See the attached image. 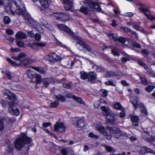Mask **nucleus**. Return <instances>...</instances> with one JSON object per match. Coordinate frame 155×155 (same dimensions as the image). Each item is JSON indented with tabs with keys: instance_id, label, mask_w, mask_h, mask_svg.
Instances as JSON below:
<instances>
[{
	"instance_id": "1",
	"label": "nucleus",
	"mask_w": 155,
	"mask_h": 155,
	"mask_svg": "<svg viewBox=\"0 0 155 155\" xmlns=\"http://www.w3.org/2000/svg\"><path fill=\"white\" fill-rule=\"evenodd\" d=\"M57 27L59 29L67 32L70 36H71L76 41V46L77 47H78V45H80L82 47L83 50L87 52L93 58L96 57L95 51L91 48L89 45L84 42L81 38L77 35H74L73 32L69 27L63 24H58Z\"/></svg>"
},
{
	"instance_id": "2",
	"label": "nucleus",
	"mask_w": 155,
	"mask_h": 155,
	"mask_svg": "<svg viewBox=\"0 0 155 155\" xmlns=\"http://www.w3.org/2000/svg\"><path fill=\"white\" fill-rule=\"evenodd\" d=\"M25 56L26 54L25 53H21L17 57H12V59L15 60L20 61L18 63H15L10 58L7 57L6 58V59L7 61L13 66H17L19 64L22 66L26 67H29L43 74H45V71L43 68L39 67H34L28 65L29 64L35 62L36 61L35 60L31 58H26L21 60V59L25 58Z\"/></svg>"
},
{
	"instance_id": "3",
	"label": "nucleus",
	"mask_w": 155,
	"mask_h": 155,
	"mask_svg": "<svg viewBox=\"0 0 155 155\" xmlns=\"http://www.w3.org/2000/svg\"><path fill=\"white\" fill-rule=\"evenodd\" d=\"M107 35L109 38L112 41H118L120 42L123 46L124 47L132 46L137 48H140V45L136 42L130 39L124 38L122 37L118 38L116 34H113L111 33H108Z\"/></svg>"
},
{
	"instance_id": "4",
	"label": "nucleus",
	"mask_w": 155,
	"mask_h": 155,
	"mask_svg": "<svg viewBox=\"0 0 155 155\" xmlns=\"http://www.w3.org/2000/svg\"><path fill=\"white\" fill-rule=\"evenodd\" d=\"M84 5L82 6L79 10H76L75 12V15L77 16H79L78 12H81L85 14H87L90 11L96 10L100 11L101 9L100 5L97 3L94 2L92 1L89 2L87 3L85 2H81V4H83Z\"/></svg>"
},
{
	"instance_id": "5",
	"label": "nucleus",
	"mask_w": 155,
	"mask_h": 155,
	"mask_svg": "<svg viewBox=\"0 0 155 155\" xmlns=\"http://www.w3.org/2000/svg\"><path fill=\"white\" fill-rule=\"evenodd\" d=\"M2 92L4 95H7L8 98L10 100H12L13 101L9 103V107L8 109L9 112L16 116H18L20 114L19 110L17 108L15 109H14V103L17 100V98L15 94L7 89L3 90Z\"/></svg>"
},
{
	"instance_id": "6",
	"label": "nucleus",
	"mask_w": 155,
	"mask_h": 155,
	"mask_svg": "<svg viewBox=\"0 0 155 155\" xmlns=\"http://www.w3.org/2000/svg\"><path fill=\"white\" fill-rule=\"evenodd\" d=\"M31 141V138L28 137L24 134H22L19 138L15 140L14 144L15 147L17 150H20L23 147L25 143L29 144Z\"/></svg>"
},
{
	"instance_id": "7",
	"label": "nucleus",
	"mask_w": 155,
	"mask_h": 155,
	"mask_svg": "<svg viewBox=\"0 0 155 155\" xmlns=\"http://www.w3.org/2000/svg\"><path fill=\"white\" fill-rule=\"evenodd\" d=\"M101 109L103 114L106 117V123L108 124H114V118L109 108L107 106H103L101 107Z\"/></svg>"
},
{
	"instance_id": "8",
	"label": "nucleus",
	"mask_w": 155,
	"mask_h": 155,
	"mask_svg": "<svg viewBox=\"0 0 155 155\" xmlns=\"http://www.w3.org/2000/svg\"><path fill=\"white\" fill-rule=\"evenodd\" d=\"M26 15H24L25 18V20L27 23L30 24L34 28H35L40 33H43L44 30L41 25L38 22L34 20L31 16L26 13Z\"/></svg>"
},
{
	"instance_id": "9",
	"label": "nucleus",
	"mask_w": 155,
	"mask_h": 155,
	"mask_svg": "<svg viewBox=\"0 0 155 155\" xmlns=\"http://www.w3.org/2000/svg\"><path fill=\"white\" fill-rule=\"evenodd\" d=\"M130 100L131 103L135 107V109L137 108L138 107V106H139L142 108L141 109V115L145 116L147 115L148 113L147 110L143 104L141 103L139 105H138L137 98L136 97L131 96L130 97Z\"/></svg>"
},
{
	"instance_id": "10",
	"label": "nucleus",
	"mask_w": 155,
	"mask_h": 155,
	"mask_svg": "<svg viewBox=\"0 0 155 155\" xmlns=\"http://www.w3.org/2000/svg\"><path fill=\"white\" fill-rule=\"evenodd\" d=\"M53 15L56 19L62 22H64L71 19V18L69 14H67L64 12L54 13Z\"/></svg>"
},
{
	"instance_id": "11",
	"label": "nucleus",
	"mask_w": 155,
	"mask_h": 155,
	"mask_svg": "<svg viewBox=\"0 0 155 155\" xmlns=\"http://www.w3.org/2000/svg\"><path fill=\"white\" fill-rule=\"evenodd\" d=\"M94 127H95L99 132L103 134L106 138L108 140H110L112 136L110 134H108L106 132L105 127L102 125V124L99 122H97L94 125Z\"/></svg>"
},
{
	"instance_id": "12",
	"label": "nucleus",
	"mask_w": 155,
	"mask_h": 155,
	"mask_svg": "<svg viewBox=\"0 0 155 155\" xmlns=\"http://www.w3.org/2000/svg\"><path fill=\"white\" fill-rule=\"evenodd\" d=\"M3 5H4L5 10L7 13L14 15L15 13L12 10V4L9 0H0V8Z\"/></svg>"
},
{
	"instance_id": "13",
	"label": "nucleus",
	"mask_w": 155,
	"mask_h": 155,
	"mask_svg": "<svg viewBox=\"0 0 155 155\" xmlns=\"http://www.w3.org/2000/svg\"><path fill=\"white\" fill-rule=\"evenodd\" d=\"M136 5L138 6V8L141 11L143 12L148 19L153 21H155V18L150 15L151 13L149 10L143 7V5L141 3L138 1Z\"/></svg>"
},
{
	"instance_id": "14",
	"label": "nucleus",
	"mask_w": 155,
	"mask_h": 155,
	"mask_svg": "<svg viewBox=\"0 0 155 155\" xmlns=\"http://www.w3.org/2000/svg\"><path fill=\"white\" fill-rule=\"evenodd\" d=\"M44 59L46 61L51 63H54L56 62L61 60L60 57L56 54L51 53L45 56Z\"/></svg>"
},
{
	"instance_id": "15",
	"label": "nucleus",
	"mask_w": 155,
	"mask_h": 155,
	"mask_svg": "<svg viewBox=\"0 0 155 155\" xmlns=\"http://www.w3.org/2000/svg\"><path fill=\"white\" fill-rule=\"evenodd\" d=\"M107 130L109 133H112L116 138H118L122 135V132L118 128L116 127L111 128L107 126Z\"/></svg>"
},
{
	"instance_id": "16",
	"label": "nucleus",
	"mask_w": 155,
	"mask_h": 155,
	"mask_svg": "<svg viewBox=\"0 0 155 155\" xmlns=\"http://www.w3.org/2000/svg\"><path fill=\"white\" fill-rule=\"evenodd\" d=\"M64 4H65L64 8L66 10L72 11L71 8L73 6L72 0H60Z\"/></svg>"
},
{
	"instance_id": "17",
	"label": "nucleus",
	"mask_w": 155,
	"mask_h": 155,
	"mask_svg": "<svg viewBox=\"0 0 155 155\" xmlns=\"http://www.w3.org/2000/svg\"><path fill=\"white\" fill-rule=\"evenodd\" d=\"M66 128L63 124L61 123H57L54 126V130L59 133L64 132Z\"/></svg>"
},
{
	"instance_id": "18",
	"label": "nucleus",
	"mask_w": 155,
	"mask_h": 155,
	"mask_svg": "<svg viewBox=\"0 0 155 155\" xmlns=\"http://www.w3.org/2000/svg\"><path fill=\"white\" fill-rule=\"evenodd\" d=\"M16 13L19 15H22L25 19V18L24 15H25V14L27 13L29 15H30L28 12L26 10L25 7L22 8H17L15 10Z\"/></svg>"
},
{
	"instance_id": "19",
	"label": "nucleus",
	"mask_w": 155,
	"mask_h": 155,
	"mask_svg": "<svg viewBox=\"0 0 155 155\" xmlns=\"http://www.w3.org/2000/svg\"><path fill=\"white\" fill-rule=\"evenodd\" d=\"M67 97L69 98H73L74 101L80 104H84V102L80 97L75 96L70 94H68L67 95Z\"/></svg>"
},
{
	"instance_id": "20",
	"label": "nucleus",
	"mask_w": 155,
	"mask_h": 155,
	"mask_svg": "<svg viewBox=\"0 0 155 155\" xmlns=\"http://www.w3.org/2000/svg\"><path fill=\"white\" fill-rule=\"evenodd\" d=\"M140 152L144 154L146 153H153L155 155V151L146 147H142L140 148Z\"/></svg>"
},
{
	"instance_id": "21",
	"label": "nucleus",
	"mask_w": 155,
	"mask_h": 155,
	"mask_svg": "<svg viewBox=\"0 0 155 155\" xmlns=\"http://www.w3.org/2000/svg\"><path fill=\"white\" fill-rule=\"evenodd\" d=\"M40 2L42 7L39 8L40 10L41 11L44 10L48 7V0H40Z\"/></svg>"
},
{
	"instance_id": "22",
	"label": "nucleus",
	"mask_w": 155,
	"mask_h": 155,
	"mask_svg": "<svg viewBox=\"0 0 155 155\" xmlns=\"http://www.w3.org/2000/svg\"><path fill=\"white\" fill-rule=\"evenodd\" d=\"M76 120L77 122V124L75 125V127L77 128H79L80 129H82L86 126L85 122L82 119H80L78 121L76 120Z\"/></svg>"
},
{
	"instance_id": "23",
	"label": "nucleus",
	"mask_w": 155,
	"mask_h": 155,
	"mask_svg": "<svg viewBox=\"0 0 155 155\" xmlns=\"http://www.w3.org/2000/svg\"><path fill=\"white\" fill-rule=\"evenodd\" d=\"M130 116L133 125L135 126H138V121L139 120V117L132 115H130Z\"/></svg>"
},
{
	"instance_id": "24",
	"label": "nucleus",
	"mask_w": 155,
	"mask_h": 155,
	"mask_svg": "<svg viewBox=\"0 0 155 155\" xmlns=\"http://www.w3.org/2000/svg\"><path fill=\"white\" fill-rule=\"evenodd\" d=\"M105 76L106 77H112L114 76H122V74L120 72L116 73L112 71H109L106 72Z\"/></svg>"
},
{
	"instance_id": "25",
	"label": "nucleus",
	"mask_w": 155,
	"mask_h": 155,
	"mask_svg": "<svg viewBox=\"0 0 155 155\" xmlns=\"http://www.w3.org/2000/svg\"><path fill=\"white\" fill-rule=\"evenodd\" d=\"M40 21L41 24L45 27L50 30H52L53 27L51 26L50 24H48L45 20L43 19H40Z\"/></svg>"
},
{
	"instance_id": "26",
	"label": "nucleus",
	"mask_w": 155,
	"mask_h": 155,
	"mask_svg": "<svg viewBox=\"0 0 155 155\" xmlns=\"http://www.w3.org/2000/svg\"><path fill=\"white\" fill-rule=\"evenodd\" d=\"M26 37V35L21 31L18 32L16 35V38L18 39H23L25 38Z\"/></svg>"
},
{
	"instance_id": "27",
	"label": "nucleus",
	"mask_w": 155,
	"mask_h": 155,
	"mask_svg": "<svg viewBox=\"0 0 155 155\" xmlns=\"http://www.w3.org/2000/svg\"><path fill=\"white\" fill-rule=\"evenodd\" d=\"M14 3L17 8H21L25 7L23 2L21 0H14Z\"/></svg>"
},
{
	"instance_id": "28",
	"label": "nucleus",
	"mask_w": 155,
	"mask_h": 155,
	"mask_svg": "<svg viewBox=\"0 0 155 155\" xmlns=\"http://www.w3.org/2000/svg\"><path fill=\"white\" fill-rule=\"evenodd\" d=\"M36 74L35 73L29 69L27 71V77L30 79L33 80L35 77V75Z\"/></svg>"
},
{
	"instance_id": "29",
	"label": "nucleus",
	"mask_w": 155,
	"mask_h": 155,
	"mask_svg": "<svg viewBox=\"0 0 155 155\" xmlns=\"http://www.w3.org/2000/svg\"><path fill=\"white\" fill-rule=\"evenodd\" d=\"M97 78V75L96 73L94 72H91L88 74V80L89 81H92L95 79Z\"/></svg>"
},
{
	"instance_id": "30",
	"label": "nucleus",
	"mask_w": 155,
	"mask_h": 155,
	"mask_svg": "<svg viewBox=\"0 0 155 155\" xmlns=\"http://www.w3.org/2000/svg\"><path fill=\"white\" fill-rule=\"evenodd\" d=\"M42 82L45 87H47L50 83L52 82V79L49 78H45L42 80Z\"/></svg>"
},
{
	"instance_id": "31",
	"label": "nucleus",
	"mask_w": 155,
	"mask_h": 155,
	"mask_svg": "<svg viewBox=\"0 0 155 155\" xmlns=\"http://www.w3.org/2000/svg\"><path fill=\"white\" fill-rule=\"evenodd\" d=\"M121 28L124 31H125L126 32H129V31L130 32V33L131 34L135 35V37H136V38L137 39H138V36L136 32H135L134 31H131L130 30V29H129V28H127L122 27V28Z\"/></svg>"
},
{
	"instance_id": "32",
	"label": "nucleus",
	"mask_w": 155,
	"mask_h": 155,
	"mask_svg": "<svg viewBox=\"0 0 155 155\" xmlns=\"http://www.w3.org/2000/svg\"><path fill=\"white\" fill-rule=\"evenodd\" d=\"M111 52L114 56L118 57L119 56V54L118 52V49L116 47H112L111 48Z\"/></svg>"
},
{
	"instance_id": "33",
	"label": "nucleus",
	"mask_w": 155,
	"mask_h": 155,
	"mask_svg": "<svg viewBox=\"0 0 155 155\" xmlns=\"http://www.w3.org/2000/svg\"><path fill=\"white\" fill-rule=\"evenodd\" d=\"M50 150L51 152L56 153V155H60L58 153V152H59V150L55 146L52 145V148L50 149Z\"/></svg>"
},
{
	"instance_id": "34",
	"label": "nucleus",
	"mask_w": 155,
	"mask_h": 155,
	"mask_svg": "<svg viewBox=\"0 0 155 155\" xmlns=\"http://www.w3.org/2000/svg\"><path fill=\"white\" fill-rule=\"evenodd\" d=\"M56 99L63 102H65V100L64 97L60 94H58L56 96Z\"/></svg>"
},
{
	"instance_id": "35",
	"label": "nucleus",
	"mask_w": 155,
	"mask_h": 155,
	"mask_svg": "<svg viewBox=\"0 0 155 155\" xmlns=\"http://www.w3.org/2000/svg\"><path fill=\"white\" fill-rule=\"evenodd\" d=\"M88 74H87L83 71L81 72V78L83 80H85L87 78L88 79Z\"/></svg>"
},
{
	"instance_id": "36",
	"label": "nucleus",
	"mask_w": 155,
	"mask_h": 155,
	"mask_svg": "<svg viewBox=\"0 0 155 155\" xmlns=\"http://www.w3.org/2000/svg\"><path fill=\"white\" fill-rule=\"evenodd\" d=\"M114 107L117 110H122L123 107L119 103H116L114 105Z\"/></svg>"
},
{
	"instance_id": "37",
	"label": "nucleus",
	"mask_w": 155,
	"mask_h": 155,
	"mask_svg": "<svg viewBox=\"0 0 155 155\" xmlns=\"http://www.w3.org/2000/svg\"><path fill=\"white\" fill-rule=\"evenodd\" d=\"M35 78V81L37 84H40L41 82V79L40 75L37 74L36 75Z\"/></svg>"
},
{
	"instance_id": "38",
	"label": "nucleus",
	"mask_w": 155,
	"mask_h": 155,
	"mask_svg": "<svg viewBox=\"0 0 155 155\" xmlns=\"http://www.w3.org/2000/svg\"><path fill=\"white\" fill-rule=\"evenodd\" d=\"M132 27L137 31H139L143 33H144V31L143 29L139 26L136 25H133Z\"/></svg>"
},
{
	"instance_id": "39",
	"label": "nucleus",
	"mask_w": 155,
	"mask_h": 155,
	"mask_svg": "<svg viewBox=\"0 0 155 155\" xmlns=\"http://www.w3.org/2000/svg\"><path fill=\"white\" fill-rule=\"evenodd\" d=\"M103 146L108 152H110L112 151L115 152L116 151V150L115 149H113L110 147L107 146L105 145H104Z\"/></svg>"
},
{
	"instance_id": "40",
	"label": "nucleus",
	"mask_w": 155,
	"mask_h": 155,
	"mask_svg": "<svg viewBox=\"0 0 155 155\" xmlns=\"http://www.w3.org/2000/svg\"><path fill=\"white\" fill-rule=\"evenodd\" d=\"M105 84L107 85H110L113 86H115V84L112 80H109L105 82Z\"/></svg>"
},
{
	"instance_id": "41",
	"label": "nucleus",
	"mask_w": 155,
	"mask_h": 155,
	"mask_svg": "<svg viewBox=\"0 0 155 155\" xmlns=\"http://www.w3.org/2000/svg\"><path fill=\"white\" fill-rule=\"evenodd\" d=\"M2 73L5 74L8 77V79H10L12 78V76L9 71L5 70H3L2 71Z\"/></svg>"
},
{
	"instance_id": "42",
	"label": "nucleus",
	"mask_w": 155,
	"mask_h": 155,
	"mask_svg": "<svg viewBox=\"0 0 155 155\" xmlns=\"http://www.w3.org/2000/svg\"><path fill=\"white\" fill-rule=\"evenodd\" d=\"M29 46L31 48L34 50H36L38 49V45H37V43L29 44Z\"/></svg>"
},
{
	"instance_id": "43",
	"label": "nucleus",
	"mask_w": 155,
	"mask_h": 155,
	"mask_svg": "<svg viewBox=\"0 0 155 155\" xmlns=\"http://www.w3.org/2000/svg\"><path fill=\"white\" fill-rule=\"evenodd\" d=\"M59 103L58 101H55L52 102L50 104V106L52 108L56 107L59 105Z\"/></svg>"
},
{
	"instance_id": "44",
	"label": "nucleus",
	"mask_w": 155,
	"mask_h": 155,
	"mask_svg": "<svg viewBox=\"0 0 155 155\" xmlns=\"http://www.w3.org/2000/svg\"><path fill=\"white\" fill-rule=\"evenodd\" d=\"M11 19L7 16H5L3 19V21L5 24H8L11 22Z\"/></svg>"
},
{
	"instance_id": "45",
	"label": "nucleus",
	"mask_w": 155,
	"mask_h": 155,
	"mask_svg": "<svg viewBox=\"0 0 155 155\" xmlns=\"http://www.w3.org/2000/svg\"><path fill=\"white\" fill-rule=\"evenodd\" d=\"M100 93L102 96L106 97L107 95V92L105 89H102L100 90Z\"/></svg>"
},
{
	"instance_id": "46",
	"label": "nucleus",
	"mask_w": 155,
	"mask_h": 155,
	"mask_svg": "<svg viewBox=\"0 0 155 155\" xmlns=\"http://www.w3.org/2000/svg\"><path fill=\"white\" fill-rule=\"evenodd\" d=\"M144 139L150 143L155 142V137L153 138L152 137H151V139L148 138H146L144 137Z\"/></svg>"
},
{
	"instance_id": "47",
	"label": "nucleus",
	"mask_w": 155,
	"mask_h": 155,
	"mask_svg": "<svg viewBox=\"0 0 155 155\" xmlns=\"http://www.w3.org/2000/svg\"><path fill=\"white\" fill-rule=\"evenodd\" d=\"M13 150V145L11 144H8V150L9 153H12Z\"/></svg>"
},
{
	"instance_id": "48",
	"label": "nucleus",
	"mask_w": 155,
	"mask_h": 155,
	"mask_svg": "<svg viewBox=\"0 0 155 155\" xmlns=\"http://www.w3.org/2000/svg\"><path fill=\"white\" fill-rule=\"evenodd\" d=\"M37 45H38V47H45L47 46V43L44 42H38L37 43Z\"/></svg>"
},
{
	"instance_id": "49",
	"label": "nucleus",
	"mask_w": 155,
	"mask_h": 155,
	"mask_svg": "<svg viewBox=\"0 0 155 155\" xmlns=\"http://www.w3.org/2000/svg\"><path fill=\"white\" fill-rule=\"evenodd\" d=\"M93 67L94 68H96L98 72H101L104 70L103 68L100 66H97L95 65H94Z\"/></svg>"
},
{
	"instance_id": "50",
	"label": "nucleus",
	"mask_w": 155,
	"mask_h": 155,
	"mask_svg": "<svg viewBox=\"0 0 155 155\" xmlns=\"http://www.w3.org/2000/svg\"><path fill=\"white\" fill-rule=\"evenodd\" d=\"M3 120V117H0V130H2L4 128Z\"/></svg>"
},
{
	"instance_id": "51",
	"label": "nucleus",
	"mask_w": 155,
	"mask_h": 155,
	"mask_svg": "<svg viewBox=\"0 0 155 155\" xmlns=\"http://www.w3.org/2000/svg\"><path fill=\"white\" fill-rule=\"evenodd\" d=\"M155 87L153 86H149L146 88V91L148 92H150Z\"/></svg>"
},
{
	"instance_id": "52",
	"label": "nucleus",
	"mask_w": 155,
	"mask_h": 155,
	"mask_svg": "<svg viewBox=\"0 0 155 155\" xmlns=\"http://www.w3.org/2000/svg\"><path fill=\"white\" fill-rule=\"evenodd\" d=\"M16 44L20 47H24L25 46V44L22 41H17Z\"/></svg>"
},
{
	"instance_id": "53",
	"label": "nucleus",
	"mask_w": 155,
	"mask_h": 155,
	"mask_svg": "<svg viewBox=\"0 0 155 155\" xmlns=\"http://www.w3.org/2000/svg\"><path fill=\"white\" fill-rule=\"evenodd\" d=\"M88 137L91 138H94L95 139H98V136L94 134L92 132H91L89 133L88 134Z\"/></svg>"
},
{
	"instance_id": "54",
	"label": "nucleus",
	"mask_w": 155,
	"mask_h": 155,
	"mask_svg": "<svg viewBox=\"0 0 155 155\" xmlns=\"http://www.w3.org/2000/svg\"><path fill=\"white\" fill-rule=\"evenodd\" d=\"M138 62L140 65L141 66H143L145 69H147L148 68V66L147 65H146L145 64L141 61H138Z\"/></svg>"
},
{
	"instance_id": "55",
	"label": "nucleus",
	"mask_w": 155,
	"mask_h": 155,
	"mask_svg": "<svg viewBox=\"0 0 155 155\" xmlns=\"http://www.w3.org/2000/svg\"><path fill=\"white\" fill-rule=\"evenodd\" d=\"M41 35L38 34H36L35 35V38L37 41H39L41 39Z\"/></svg>"
},
{
	"instance_id": "56",
	"label": "nucleus",
	"mask_w": 155,
	"mask_h": 155,
	"mask_svg": "<svg viewBox=\"0 0 155 155\" xmlns=\"http://www.w3.org/2000/svg\"><path fill=\"white\" fill-rule=\"evenodd\" d=\"M6 33L8 35H12L13 34L14 32L12 30L10 29H7L6 31Z\"/></svg>"
},
{
	"instance_id": "57",
	"label": "nucleus",
	"mask_w": 155,
	"mask_h": 155,
	"mask_svg": "<svg viewBox=\"0 0 155 155\" xmlns=\"http://www.w3.org/2000/svg\"><path fill=\"white\" fill-rule=\"evenodd\" d=\"M100 101H97L94 102V105L95 108H98L100 106Z\"/></svg>"
},
{
	"instance_id": "58",
	"label": "nucleus",
	"mask_w": 155,
	"mask_h": 155,
	"mask_svg": "<svg viewBox=\"0 0 155 155\" xmlns=\"http://www.w3.org/2000/svg\"><path fill=\"white\" fill-rule=\"evenodd\" d=\"M44 130L47 132L49 135L53 136V137H55L56 139H57L56 137L51 132L49 131L48 129H44Z\"/></svg>"
},
{
	"instance_id": "59",
	"label": "nucleus",
	"mask_w": 155,
	"mask_h": 155,
	"mask_svg": "<svg viewBox=\"0 0 155 155\" xmlns=\"http://www.w3.org/2000/svg\"><path fill=\"white\" fill-rule=\"evenodd\" d=\"M10 51L12 52H15L19 51V50L18 48H14L12 47H11L10 49Z\"/></svg>"
},
{
	"instance_id": "60",
	"label": "nucleus",
	"mask_w": 155,
	"mask_h": 155,
	"mask_svg": "<svg viewBox=\"0 0 155 155\" xmlns=\"http://www.w3.org/2000/svg\"><path fill=\"white\" fill-rule=\"evenodd\" d=\"M133 15L134 14L130 12H127L125 13L124 15V16L129 17H132Z\"/></svg>"
},
{
	"instance_id": "61",
	"label": "nucleus",
	"mask_w": 155,
	"mask_h": 155,
	"mask_svg": "<svg viewBox=\"0 0 155 155\" xmlns=\"http://www.w3.org/2000/svg\"><path fill=\"white\" fill-rule=\"evenodd\" d=\"M7 120L9 123H14L16 121V120L15 118H9Z\"/></svg>"
},
{
	"instance_id": "62",
	"label": "nucleus",
	"mask_w": 155,
	"mask_h": 155,
	"mask_svg": "<svg viewBox=\"0 0 155 155\" xmlns=\"http://www.w3.org/2000/svg\"><path fill=\"white\" fill-rule=\"evenodd\" d=\"M61 153L63 155H67L68 154L67 150V149H63L61 151Z\"/></svg>"
},
{
	"instance_id": "63",
	"label": "nucleus",
	"mask_w": 155,
	"mask_h": 155,
	"mask_svg": "<svg viewBox=\"0 0 155 155\" xmlns=\"http://www.w3.org/2000/svg\"><path fill=\"white\" fill-rule=\"evenodd\" d=\"M63 86L64 87L68 89H70L71 88V85L70 84H63Z\"/></svg>"
},
{
	"instance_id": "64",
	"label": "nucleus",
	"mask_w": 155,
	"mask_h": 155,
	"mask_svg": "<svg viewBox=\"0 0 155 155\" xmlns=\"http://www.w3.org/2000/svg\"><path fill=\"white\" fill-rule=\"evenodd\" d=\"M28 35L29 36H30L31 37H33L34 36V33L33 31H31L29 32L28 33Z\"/></svg>"
}]
</instances>
